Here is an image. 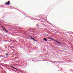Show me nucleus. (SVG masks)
<instances>
[{
  "label": "nucleus",
  "mask_w": 73,
  "mask_h": 73,
  "mask_svg": "<svg viewBox=\"0 0 73 73\" xmlns=\"http://www.w3.org/2000/svg\"><path fill=\"white\" fill-rule=\"evenodd\" d=\"M29 37H30V38H31V39H32L33 40H34V41H36L35 39V38H33V37H32V36H29Z\"/></svg>",
  "instance_id": "nucleus-4"
},
{
  "label": "nucleus",
  "mask_w": 73,
  "mask_h": 73,
  "mask_svg": "<svg viewBox=\"0 0 73 73\" xmlns=\"http://www.w3.org/2000/svg\"><path fill=\"white\" fill-rule=\"evenodd\" d=\"M6 57H8V54H6Z\"/></svg>",
  "instance_id": "nucleus-8"
},
{
  "label": "nucleus",
  "mask_w": 73,
  "mask_h": 73,
  "mask_svg": "<svg viewBox=\"0 0 73 73\" xmlns=\"http://www.w3.org/2000/svg\"><path fill=\"white\" fill-rule=\"evenodd\" d=\"M1 27H2V28H4V27H3L2 26H1Z\"/></svg>",
  "instance_id": "nucleus-10"
},
{
  "label": "nucleus",
  "mask_w": 73,
  "mask_h": 73,
  "mask_svg": "<svg viewBox=\"0 0 73 73\" xmlns=\"http://www.w3.org/2000/svg\"><path fill=\"white\" fill-rule=\"evenodd\" d=\"M11 67H12V68H14V69H16V70H19V69H18L16 68H15L13 66H12Z\"/></svg>",
  "instance_id": "nucleus-7"
},
{
  "label": "nucleus",
  "mask_w": 73,
  "mask_h": 73,
  "mask_svg": "<svg viewBox=\"0 0 73 73\" xmlns=\"http://www.w3.org/2000/svg\"><path fill=\"white\" fill-rule=\"evenodd\" d=\"M10 1H8V2H7L5 3V4L6 5H9L10 4Z\"/></svg>",
  "instance_id": "nucleus-2"
},
{
  "label": "nucleus",
  "mask_w": 73,
  "mask_h": 73,
  "mask_svg": "<svg viewBox=\"0 0 73 73\" xmlns=\"http://www.w3.org/2000/svg\"><path fill=\"white\" fill-rule=\"evenodd\" d=\"M43 40H44V41H47V40H47V39H46V38H44L43 39Z\"/></svg>",
  "instance_id": "nucleus-6"
},
{
  "label": "nucleus",
  "mask_w": 73,
  "mask_h": 73,
  "mask_svg": "<svg viewBox=\"0 0 73 73\" xmlns=\"http://www.w3.org/2000/svg\"><path fill=\"white\" fill-rule=\"evenodd\" d=\"M58 43V44H61V43L60 42H59Z\"/></svg>",
  "instance_id": "nucleus-9"
},
{
  "label": "nucleus",
  "mask_w": 73,
  "mask_h": 73,
  "mask_svg": "<svg viewBox=\"0 0 73 73\" xmlns=\"http://www.w3.org/2000/svg\"><path fill=\"white\" fill-rule=\"evenodd\" d=\"M29 37H30V38H31V39H32L33 40H34V41H36L35 39V38H33V37H32V36H29Z\"/></svg>",
  "instance_id": "nucleus-3"
},
{
  "label": "nucleus",
  "mask_w": 73,
  "mask_h": 73,
  "mask_svg": "<svg viewBox=\"0 0 73 73\" xmlns=\"http://www.w3.org/2000/svg\"><path fill=\"white\" fill-rule=\"evenodd\" d=\"M3 29L4 30V31H6V32H8V31L7 30H6V29H5V28L3 27Z\"/></svg>",
  "instance_id": "nucleus-5"
},
{
  "label": "nucleus",
  "mask_w": 73,
  "mask_h": 73,
  "mask_svg": "<svg viewBox=\"0 0 73 73\" xmlns=\"http://www.w3.org/2000/svg\"><path fill=\"white\" fill-rule=\"evenodd\" d=\"M47 38H48V39H49V40H52L55 41H56V42H57V43H58V42H58V41L56 40H55L54 39H53L50 37H47Z\"/></svg>",
  "instance_id": "nucleus-1"
}]
</instances>
